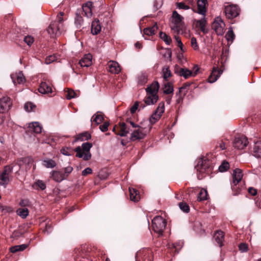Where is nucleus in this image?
I'll use <instances>...</instances> for the list:
<instances>
[{
  "instance_id": "obj_53",
  "label": "nucleus",
  "mask_w": 261,
  "mask_h": 261,
  "mask_svg": "<svg viewBox=\"0 0 261 261\" xmlns=\"http://www.w3.org/2000/svg\"><path fill=\"white\" fill-rule=\"evenodd\" d=\"M13 211V208L9 206L0 205V212L4 214L9 213Z\"/></svg>"
},
{
  "instance_id": "obj_19",
  "label": "nucleus",
  "mask_w": 261,
  "mask_h": 261,
  "mask_svg": "<svg viewBox=\"0 0 261 261\" xmlns=\"http://www.w3.org/2000/svg\"><path fill=\"white\" fill-rule=\"evenodd\" d=\"M50 175V177L58 182H60L66 179L63 173L60 171H51Z\"/></svg>"
},
{
  "instance_id": "obj_46",
  "label": "nucleus",
  "mask_w": 261,
  "mask_h": 261,
  "mask_svg": "<svg viewBox=\"0 0 261 261\" xmlns=\"http://www.w3.org/2000/svg\"><path fill=\"white\" fill-rule=\"evenodd\" d=\"M74 22L76 28L77 29L80 28L83 23V19L82 16L79 14H76Z\"/></svg>"
},
{
  "instance_id": "obj_63",
  "label": "nucleus",
  "mask_w": 261,
  "mask_h": 261,
  "mask_svg": "<svg viewBox=\"0 0 261 261\" xmlns=\"http://www.w3.org/2000/svg\"><path fill=\"white\" fill-rule=\"evenodd\" d=\"M35 185L37 186L42 190H44L46 188V185L45 183L42 180H38L36 183Z\"/></svg>"
},
{
  "instance_id": "obj_11",
  "label": "nucleus",
  "mask_w": 261,
  "mask_h": 261,
  "mask_svg": "<svg viewBox=\"0 0 261 261\" xmlns=\"http://www.w3.org/2000/svg\"><path fill=\"white\" fill-rule=\"evenodd\" d=\"M225 27V24L220 17H217L212 25V29L218 35H222L224 34Z\"/></svg>"
},
{
  "instance_id": "obj_62",
  "label": "nucleus",
  "mask_w": 261,
  "mask_h": 261,
  "mask_svg": "<svg viewBox=\"0 0 261 261\" xmlns=\"http://www.w3.org/2000/svg\"><path fill=\"white\" fill-rule=\"evenodd\" d=\"M109 125V122H105L102 125H100L99 126V129L102 132H106L108 129Z\"/></svg>"
},
{
  "instance_id": "obj_48",
  "label": "nucleus",
  "mask_w": 261,
  "mask_h": 261,
  "mask_svg": "<svg viewBox=\"0 0 261 261\" xmlns=\"http://www.w3.org/2000/svg\"><path fill=\"white\" fill-rule=\"evenodd\" d=\"M183 244L182 242L179 241L178 242L176 243V244L169 245V248L170 249H175V251H177L178 252L182 247Z\"/></svg>"
},
{
  "instance_id": "obj_54",
  "label": "nucleus",
  "mask_w": 261,
  "mask_h": 261,
  "mask_svg": "<svg viewBox=\"0 0 261 261\" xmlns=\"http://www.w3.org/2000/svg\"><path fill=\"white\" fill-rule=\"evenodd\" d=\"M229 167V163L227 162L223 161L219 167L220 172H224L226 171Z\"/></svg>"
},
{
  "instance_id": "obj_8",
  "label": "nucleus",
  "mask_w": 261,
  "mask_h": 261,
  "mask_svg": "<svg viewBox=\"0 0 261 261\" xmlns=\"http://www.w3.org/2000/svg\"><path fill=\"white\" fill-rule=\"evenodd\" d=\"M224 12L228 19H232L239 15L240 10L237 5H229L225 7Z\"/></svg>"
},
{
  "instance_id": "obj_57",
  "label": "nucleus",
  "mask_w": 261,
  "mask_h": 261,
  "mask_svg": "<svg viewBox=\"0 0 261 261\" xmlns=\"http://www.w3.org/2000/svg\"><path fill=\"white\" fill-rule=\"evenodd\" d=\"M23 40L29 46H31L34 41L33 37L29 35L25 36Z\"/></svg>"
},
{
  "instance_id": "obj_25",
  "label": "nucleus",
  "mask_w": 261,
  "mask_h": 261,
  "mask_svg": "<svg viewBox=\"0 0 261 261\" xmlns=\"http://www.w3.org/2000/svg\"><path fill=\"white\" fill-rule=\"evenodd\" d=\"M207 3L206 0H198L197 1V8L198 13L202 15H205L206 10L205 8L206 4Z\"/></svg>"
},
{
  "instance_id": "obj_24",
  "label": "nucleus",
  "mask_w": 261,
  "mask_h": 261,
  "mask_svg": "<svg viewBox=\"0 0 261 261\" xmlns=\"http://www.w3.org/2000/svg\"><path fill=\"white\" fill-rule=\"evenodd\" d=\"M222 73L221 70H218L217 68H214L212 72L208 78V82L210 83L215 82Z\"/></svg>"
},
{
  "instance_id": "obj_45",
  "label": "nucleus",
  "mask_w": 261,
  "mask_h": 261,
  "mask_svg": "<svg viewBox=\"0 0 261 261\" xmlns=\"http://www.w3.org/2000/svg\"><path fill=\"white\" fill-rule=\"evenodd\" d=\"M225 38L228 41L232 42L235 38V35L233 32L232 28L230 27L227 33L225 35Z\"/></svg>"
},
{
  "instance_id": "obj_16",
  "label": "nucleus",
  "mask_w": 261,
  "mask_h": 261,
  "mask_svg": "<svg viewBox=\"0 0 261 261\" xmlns=\"http://www.w3.org/2000/svg\"><path fill=\"white\" fill-rule=\"evenodd\" d=\"M12 105L10 98L7 96L3 97L0 99V113H4L8 111Z\"/></svg>"
},
{
  "instance_id": "obj_50",
  "label": "nucleus",
  "mask_w": 261,
  "mask_h": 261,
  "mask_svg": "<svg viewBox=\"0 0 261 261\" xmlns=\"http://www.w3.org/2000/svg\"><path fill=\"white\" fill-rule=\"evenodd\" d=\"M92 121L97 125L100 124L103 120V118L101 114L94 115L92 117Z\"/></svg>"
},
{
  "instance_id": "obj_7",
  "label": "nucleus",
  "mask_w": 261,
  "mask_h": 261,
  "mask_svg": "<svg viewBox=\"0 0 261 261\" xmlns=\"http://www.w3.org/2000/svg\"><path fill=\"white\" fill-rule=\"evenodd\" d=\"M129 125H131L132 127L134 128V129H137L138 127H141L140 126L136 124L134 122L130 120H127L126 121V123L123 122L120 124V132L117 134L121 137L126 136L130 131L132 132L133 130L132 129H130L129 127Z\"/></svg>"
},
{
  "instance_id": "obj_58",
  "label": "nucleus",
  "mask_w": 261,
  "mask_h": 261,
  "mask_svg": "<svg viewBox=\"0 0 261 261\" xmlns=\"http://www.w3.org/2000/svg\"><path fill=\"white\" fill-rule=\"evenodd\" d=\"M35 107V106L33 105L32 102H27L24 105V109L28 112H31L33 110L34 108Z\"/></svg>"
},
{
  "instance_id": "obj_29",
  "label": "nucleus",
  "mask_w": 261,
  "mask_h": 261,
  "mask_svg": "<svg viewBox=\"0 0 261 261\" xmlns=\"http://www.w3.org/2000/svg\"><path fill=\"white\" fill-rule=\"evenodd\" d=\"M214 238L216 242L218 243L219 246H222L223 245V242L224 238V232L222 231H217L214 236Z\"/></svg>"
},
{
  "instance_id": "obj_40",
  "label": "nucleus",
  "mask_w": 261,
  "mask_h": 261,
  "mask_svg": "<svg viewBox=\"0 0 261 261\" xmlns=\"http://www.w3.org/2000/svg\"><path fill=\"white\" fill-rule=\"evenodd\" d=\"M231 189L232 191V195L233 196H237L241 193L242 188L240 187L238 184L232 183Z\"/></svg>"
},
{
  "instance_id": "obj_5",
  "label": "nucleus",
  "mask_w": 261,
  "mask_h": 261,
  "mask_svg": "<svg viewBox=\"0 0 261 261\" xmlns=\"http://www.w3.org/2000/svg\"><path fill=\"white\" fill-rule=\"evenodd\" d=\"M193 70L194 71L192 72L187 68H181L178 65H176L174 66V72L180 76H183L185 79H188L190 76H195L197 74L199 68L197 66H195Z\"/></svg>"
},
{
  "instance_id": "obj_14",
  "label": "nucleus",
  "mask_w": 261,
  "mask_h": 261,
  "mask_svg": "<svg viewBox=\"0 0 261 261\" xmlns=\"http://www.w3.org/2000/svg\"><path fill=\"white\" fill-rule=\"evenodd\" d=\"M248 141L244 136L236 137L233 142V147L238 149H243L248 145Z\"/></svg>"
},
{
  "instance_id": "obj_41",
  "label": "nucleus",
  "mask_w": 261,
  "mask_h": 261,
  "mask_svg": "<svg viewBox=\"0 0 261 261\" xmlns=\"http://www.w3.org/2000/svg\"><path fill=\"white\" fill-rule=\"evenodd\" d=\"M43 165L47 168H53L56 166L57 164L56 162L53 160L46 159L43 161Z\"/></svg>"
},
{
  "instance_id": "obj_26",
  "label": "nucleus",
  "mask_w": 261,
  "mask_h": 261,
  "mask_svg": "<svg viewBox=\"0 0 261 261\" xmlns=\"http://www.w3.org/2000/svg\"><path fill=\"white\" fill-rule=\"evenodd\" d=\"M101 28L98 19L94 20L91 24V33L93 35L98 34L101 31Z\"/></svg>"
},
{
  "instance_id": "obj_31",
  "label": "nucleus",
  "mask_w": 261,
  "mask_h": 261,
  "mask_svg": "<svg viewBox=\"0 0 261 261\" xmlns=\"http://www.w3.org/2000/svg\"><path fill=\"white\" fill-rule=\"evenodd\" d=\"M158 30L157 23H155L152 27H148L144 29L143 33L147 36H152L156 33Z\"/></svg>"
},
{
  "instance_id": "obj_64",
  "label": "nucleus",
  "mask_w": 261,
  "mask_h": 261,
  "mask_svg": "<svg viewBox=\"0 0 261 261\" xmlns=\"http://www.w3.org/2000/svg\"><path fill=\"white\" fill-rule=\"evenodd\" d=\"M56 60L55 57L54 56H49L47 57L45 59V63L47 64H50V63Z\"/></svg>"
},
{
  "instance_id": "obj_21",
  "label": "nucleus",
  "mask_w": 261,
  "mask_h": 261,
  "mask_svg": "<svg viewBox=\"0 0 261 261\" xmlns=\"http://www.w3.org/2000/svg\"><path fill=\"white\" fill-rule=\"evenodd\" d=\"M159 89V84L155 81L148 86L146 89L147 94L157 95Z\"/></svg>"
},
{
  "instance_id": "obj_60",
  "label": "nucleus",
  "mask_w": 261,
  "mask_h": 261,
  "mask_svg": "<svg viewBox=\"0 0 261 261\" xmlns=\"http://www.w3.org/2000/svg\"><path fill=\"white\" fill-rule=\"evenodd\" d=\"M239 248L242 252H245L248 250V246L247 244L242 243L239 245Z\"/></svg>"
},
{
  "instance_id": "obj_38",
  "label": "nucleus",
  "mask_w": 261,
  "mask_h": 261,
  "mask_svg": "<svg viewBox=\"0 0 261 261\" xmlns=\"http://www.w3.org/2000/svg\"><path fill=\"white\" fill-rule=\"evenodd\" d=\"M17 214L22 218H25L29 215V210L27 208H19L16 211Z\"/></svg>"
},
{
  "instance_id": "obj_1",
  "label": "nucleus",
  "mask_w": 261,
  "mask_h": 261,
  "mask_svg": "<svg viewBox=\"0 0 261 261\" xmlns=\"http://www.w3.org/2000/svg\"><path fill=\"white\" fill-rule=\"evenodd\" d=\"M33 164V159L29 156L18 160L17 163L13 164L15 166V174L19 175L20 171H27L30 169Z\"/></svg>"
},
{
  "instance_id": "obj_39",
  "label": "nucleus",
  "mask_w": 261,
  "mask_h": 261,
  "mask_svg": "<svg viewBox=\"0 0 261 261\" xmlns=\"http://www.w3.org/2000/svg\"><path fill=\"white\" fill-rule=\"evenodd\" d=\"M163 92L166 94H169L172 93L173 92V87L172 84L170 83H167L164 84L163 88Z\"/></svg>"
},
{
  "instance_id": "obj_6",
  "label": "nucleus",
  "mask_w": 261,
  "mask_h": 261,
  "mask_svg": "<svg viewBox=\"0 0 261 261\" xmlns=\"http://www.w3.org/2000/svg\"><path fill=\"white\" fill-rule=\"evenodd\" d=\"M183 17L180 15L176 11L172 13V25L171 29L174 32L179 33L181 30Z\"/></svg>"
},
{
  "instance_id": "obj_59",
  "label": "nucleus",
  "mask_w": 261,
  "mask_h": 261,
  "mask_svg": "<svg viewBox=\"0 0 261 261\" xmlns=\"http://www.w3.org/2000/svg\"><path fill=\"white\" fill-rule=\"evenodd\" d=\"M191 46L195 50H198L199 46L197 42L196 39L195 37H192L191 40Z\"/></svg>"
},
{
  "instance_id": "obj_22",
  "label": "nucleus",
  "mask_w": 261,
  "mask_h": 261,
  "mask_svg": "<svg viewBox=\"0 0 261 261\" xmlns=\"http://www.w3.org/2000/svg\"><path fill=\"white\" fill-rule=\"evenodd\" d=\"M38 91L40 93L45 94L52 92V88L49 84L45 82H42L40 83Z\"/></svg>"
},
{
  "instance_id": "obj_30",
  "label": "nucleus",
  "mask_w": 261,
  "mask_h": 261,
  "mask_svg": "<svg viewBox=\"0 0 261 261\" xmlns=\"http://www.w3.org/2000/svg\"><path fill=\"white\" fill-rule=\"evenodd\" d=\"M130 199L134 202L138 201L140 199V196L137 190L134 188H129Z\"/></svg>"
},
{
  "instance_id": "obj_55",
  "label": "nucleus",
  "mask_w": 261,
  "mask_h": 261,
  "mask_svg": "<svg viewBox=\"0 0 261 261\" xmlns=\"http://www.w3.org/2000/svg\"><path fill=\"white\" fill-rule=\"evenodd\" d=\"M72 170H73V168L70 166H68L64 168V173H63L65 178H66L69 176V175L72 172Z\"/></svg>"
},
{
  "instance_id": "obj_17",
  "label": "nucleus",
  "mask_w": 261,
  "mask_h": 261,
  "mask_svg": "<svg viewBox=\"0 0 261 261\" xmlns=\"http://www.w3.org/2000/svg\"><path fill=\"white\" fill-rule=\"evenodd\" d=\"M109 72L113 74H117L120 71V67L118 63L115 61H110L107 65Z\"/></svg>"
},
{
  "instance_id": "obj_47",
  "label": "nucleus",
  "mask_w": 261,
  "mask_h": 261,
  "mask_svg": "<svg viewBox=\"0 0 261 261\" xmlns=\"http://www.w3.org/2000/svg\"><path fill=\"white\" fill-rule=\"evenodd\" d=\"M91 135L87 132L80 134L78 137L77 139L81 141L88 140L91 138Z\"/></svg>"
},
{
  "instance_id": "obj_4",
  "label": "nucleus",
  "mask_w": 261,
  "mask_h": 261,
  "mask_svg": "<svg viewBox=\"0 0 261 261\" xmlns=\"http://www.w3.org/2000/svg\"><path fill=\"white\" fill-rule=\"evenodd\" d=\"M166 224L167 222L165 219L161 216H156L152 221V230L158 233L159 236H162Z\"/></svg>"
},
{
  "instance_id": "obj_15",
  "label": "nucleus",
  "mask_w": 261,
  "mask_h": 261,
  "mask_svg": "<svg viewBox=\"0 0 261 261\" xmlns=\"http://www.w3.org/2000/svg\"><path fill=\"white\" fill-rule=\"evenodd\" d=\"M132 132L130 140L132 141L140 140L144 138L146 135L144 129L142 127H138Z\"/></svg>"
},
{
  "instance_id": "obj_37",
  "label": "nucleus",
  "mask_w": 261,
  "mask_h": 261,
  "mask_svg": "<svg viewBox=\"0 0 261 261\" xmlns=\"http://www.w3.org/2000/svg\"><path fill=\"white\" fill-rule=\"evenodd\" d=\"M148 80V75L145 72H142L138 76V82L139 84L144 85Z\"/></svg>"
},
{
  "instance_id": "obj_34",
  "label": "nucleus",
  "mask_w": 261,
  "mask_h": 261,
  "mask_svg": "<svg viewBox=\"0 0 261 261\" xmlns=\"http://www.w3.org/2000/svg\"><path fill=\"white\" fill-rule=\"evenodd\" d=\"M192 83L191 82H187L184 85L179 88V90L178 93H176V95H178V94H180L182 93L183 96H184L188 92V90H189V87L192 85Z\"/></svg>"
},
{
  "instance_id": "obj_52",
  "label": "nucleus",
  "mask_w": 261,
  "mask_h": 261,
  "mask_svg": "<svg viewBox=\"0 0 261 261\" xmlns=\"http://www.w3.org/2000/svg\"><path fill=\"white\" fill-rule=\"evenodd\" d=\"M64 15V12H61L58 15H57V20L55 21L54 22H57L58 25H60V27L63 29V21L64 19L63 18V16Z\"/></svg>"
},
{
  "instance_id": "obj_33",
  "label": "nucleus",
  "mask_w": 261,
  "mask_h": 261,
  "mask_svg": "<svg viewBox=\"0 0 261 261\" xmlns=\"http://www.w3.org/2000/svg\"><path fill=\"white\" fill-rule=\"evenodd\" d=\"M92 5V3L91 2H88L86 3L83 6V10L85 14V15L87 17H90L92 16V10H91V7Z\"/></svg>"
},
{
  "instance_id": "obj_43",
  "label": "nucleus",
  "mask_w": 261,
  "mask_h": 261,
  "mask_svg": "<svg viewBox=\"0 0 261 261\" xmlns=\"http://www.w3.org/2000/svg\"><path fill=\"white\" fill-rule=\"evenodd\" d=\"M163 76L165 81H168L169 77L171 76L172 73L168 67H164L162 69Z\"/></svg>"
},
{
  "instance_id": "obj_18",
  "label": "nucleus",
  "mask_w": 261,
  "mask_h": 261,
  "mask_svg": "<svg viewBox=\"0 0 261 261\" xmlns=\"http://www.w3.org/2000/svg\"><path fill=\"white\" fill-rule=\"evenodd\" d=\"M11 77L15 85L21 84L25 82V78L22 72L13 73L11 74Z\"/></svg>"
},
{
  "instance_id": "obj_20",
  "label": "nucleus",
  "mask_w": 261,
  "mask_h": 261,
  "mask_svg": "<svg viewBox=\"0 0 261 261\" xmlns=\"http://www.w3.org/2000/svg\"><path fill=\"white\" fill-rule=\"evenodd\" d=\"M243 176V174L242 173V170L239 168H236L233 170L232 177V181L233 184H239Z\"/></svg>"
},
{
  "instance_id": "obj_32",
  "label": "nucleus",
  "mask_w": 261,
  "mask_h": 261,
  "mask_svg": "<svg viewBox=\"0 0 261 261\" xmlns=\"http://www.w3.org/2000/svg\"><path fill=\"white\" fill-rule=\"evenodd\" d=\"M253 155L256 158H261V142L257 141L253 147Z\"/></svg>"
},
{
  "instance_id": "obj_27",
  "label": "nucleus",
  "mask_w": 261,
  "mask_h": 261,
  "mask_svg": "<svg viewBox=\"0 0 261 261\" xmlns=\"http://www.w3.org/2000/svg\"><path fill=\"white\" fill-rule=\"evenodd\" d=\"M158 95L147 94L144 99V101L147 105H153L156 103L158 100Z\"/></svg>"
},
{
  "instance_id": "obj_44",
  "label": "nucleus",
  "mask_w": 261,
  "mask_h": 261,
  "mask_svg": "<svg viewBox=\"0 0 261 261\" xmlns=\"http://www.w3.org/2000/svg\"><path fill=\"white\" fill-rule=\"evenodd\" d=\"M160 37L162 39L167 45H170L171 43L172 40L170 37L168 36L165 33L160 32Z\"/></svg>"
},
{
  "instance_id": "obj_49",
  "label": "nucleus",
  "mask_w": 261,
  "mask_h": 261,
  "mask_svg": "<svg viewBox=\"0 0 261 261\" xmlns=\"http://www.w3.org/2000/svg\"><path fill=\"white\" fill-rule=\"evenodd\" d=\"M145 107V105L144 104H141L139 106V103L138 102L136 101L134 104V105L132 107L130 108V113L132 114H134L136 112V110L139 108V110L142 109H143Z\"/></svg>"
},
{
  "instance_id": "obj_12",
  "label": "nucleus",
  "mask_w": 261,
  "mask_h": 261,
  "mask_svg": "<svg viewBox=\"0 0 261 261\" xmlns=\"http://www.w3.org/2000/svg\"><path fill=\"white\" fill-rule=\"evenodd\" d=\"M63 30L60 25H58L57 22H53L47 29V32L51 37L54 38L61 34Z\"/></svg>"
},
{
  "instance_id": "obj_56",
  "label": "nucleus",
  "mask_w": 261,
  "mask_h": 261,
  "mask_svg": "<svg viewBox=\"0 0 261 261\" xmlns=\"http://www.w3.org/2000/svg\"><path fill=\"white\" fill-rule=\"evenodd\" d=\"M76 97V94L75 92L72 90L68 89L67 91L66 97L67 99H70Z\"/></svg>"
},
{
  "instance_id": "obj_9",
  "label": "nucleus",
  "mask_w": 261,
  "mask_h": 261,
  "mask_svg": "<svg viewBox=\"0 0 261 261\" xmlns=\"http://www.w3.org/2000/svg\"><path fill=\"white\" fill-rule=\"evenodd\" d=\"M165 111V105L164 102H162L159 103L158 107L154 112L151 115L149 118V121L151 124H154L158 121L161 116L164 112Z\"/></svg>"
},
{
  "instance_id": "obj_42",
  "label": "nucleus",
  "mask_w": 261,
  "mask_h": 261,
  "mask_svg": "<svg viewBox=\"0 0 261 261\" xmlns=\"http://www.w3.org/2000/svg\"><path fill=\"white\" fill-rule=\"evenodd\" d=\"M207 192L206 190L202 189L198 194L197 199L198 201H203L207 199Z\"/></svg>"
},
{
  "instance_id": "obj_23",
  "label": "nucleus",
  "mask_w": 261,
  "mask_h": 261,
  "mask_svg": "<svg viewBox=\"0 0 261 261\" xmlns=\"http://www.w3.org/2000/svg\"><path fill=\"white\" fill-rule=\"evenodd\" d=\"M92 55L90 54L85 55L79 61L82 67H89L92 64Z\"/></svg>"
},
{
  "instance_id": "obj_3",
  "label": "nucleus",
  "mask_w": 261,
  "mask_h": 261,
  "mask_svg": "<svg viewBox=\"0 0 261 261\" xmlns=\"http://www.w3.org/2000/svg\"><path fill=\"white\" fill-rule=\"evenodd\" d=\"M15 166L11 164L5 166L3 171L0 174V185L6 187L12 179V173L15 171Z\"/></svg>"
},
{
  "instance_id": "obj_13",
  "label": "nucleus",
  "mask_w": 261,
  "mask_h": 261,
  "mask_svg": "<svg viewBox=\"0 0 261 261\" xmlns=\"http://www.w3.org/2000/svg\"><path fill=\"white\" fill-rule=\"evenodd\" d=\"M210 167V163L207 159L200 158L198 160L195 169L198 172L204 173Z\"/></svg>"
},
{
  "instance_id": "obj_28",
  "label": "nucleus",
  "mask_w": 261,
  "mask_h": 261,
  "mask_svg": "<svg viewBox=\"0 0 261 261\" xmlns=\"http://www.w3.org/2000/svg\"><path fill=\"white\" fill-rule=\"evenodd\" d=\"M29 131L33 132L35 133H40L42 130V127L40 124L37 122H32L29 125Z\"/></svg>"
},
{
  "instance_id": "obj_35",
  "label": "nucleus",
  "mask_w": 261,
  "mask_h": 261,
  "mask_svg": "<svg viewBox=\"0 0 261 261\" xmlns=\"http://www.w3.org/2000/svg\"><path fill=\"white\" fill-rule=\"evenodd\" d=\"M206 23V21L204 18L197 21V25L201 31L204 34L207 33V30H206L205 28Z\"/></svg>"
},
{
  "instance_id": "obj_10",
  "label": "nucleus",
  "mask_w": 261,
  "mask_h": 261,
  "mask_svg": "<svg viewBox=\"0 0 261 261\" xmlns=\"http://www.w3.org/2000/svg\"><path fill=\"white\" fill-rule=\"evenodd\" d=\"M152 252L149 249L140 250L136 253V261H152Z\"/></svg>"
},
{
  "instance_id": "obj_51",
  "label": "nucleus",
  "mask_w": 261,
  "mask_h": 261,
  "mask_svg": "<svg viewBox=\"0 0 261 261\" xmlns=\"http://www.w3.org/2000/svg\"><path fill=\"white\" fill-rule=\"evenodd\" d=\"M180 209L185 213H188L190 211V207L189 205L184 202H180L178 204Z\"/></svg>"
},
{
  "instance_id": "obj_61",
  "label": "nucleus",
  "mask_w": 261,
  "mask_h": 261,
  "mask_svg": "<svg viewBox=\"0 0 261 261\" xmlns=\"http://www.w3.org/2000/svg\"><path fill=\"white\" fill-rule=\"evenodd\" d=\"M177 7L180 9L188 10L190 9V7L185 4L184 3L179 2L176 4Z\"/></svg>"
},
{
  "instance_id": "obj_36",
  "label": "nucleus",
  "mask_w": 261,
  "mask_h": 261,
  "mask_svg": "<svg viewBox=\"0 0 261 261\" xmlns=\"http://www.w3.org/2000/svg\"><path fill=\"white\" fill-rule=\"evenodd\" d=\"M28 247L26 244H22L20 245H16L11 247L10 248V251L12 253H15L17 251H23L25 249Z\"/></svg>"
},
{
  "instance_id": "obj_2",
  "label": "nucleus",
  "mask_w": 261,
  "mask_h": 261,
  "mask_svg": "<svg viewBox=\"0 0 261 261\" xmlns=\"http://www.w3.org/2000/svg\"><path fill=\"white\" fill-rule=\"evenodd\" d=\"M92 147V144L86 142L82 144V146H78L74 149L76 152V156L83 158L85 161H88L91 158V154L90 150Z\"/></svg>"
}]
</instances>
